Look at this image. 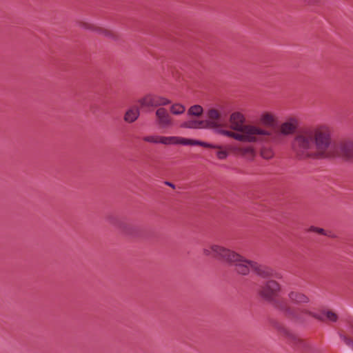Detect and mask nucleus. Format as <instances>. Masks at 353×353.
Listing matches in <instances>:
<instances>
[{
  "label": "nucleus",
  "instance_id": "nucleus-1",
  "mask_svg": "<svg viewBox=\"0 0 353 353\" xmlns=\"http://www.w3.org/2000/svg\"><path fill=\"white\" fill-rule=\"evenodd\" d=\"M331 130L327 125H319L298 132L291 143L294 154L301 159H323L330 155Z\"/></svg>",
  "mask_w": 353,
  "mask_h": 353
},
{
  "label": "nucleus",
  "instance_id": "nucleus-2",
  "mask_svg": "<svg viewBox=\"0 0 353 353\" xmlns=\"http://www.w3.org/2000/svg\"><path fill=\"white\" fill-rule=\"evenodd\" d=\"M219 118L216 121V134L234 139L236 141L258 143H260L263 127L254 123H246L245 116L239 111H234L229 116L228 123L222 119V111L218 108Z\"/></svg>",
  "mask_w": 353,
  "mask_h": 353
},
{
  "label": "nucleus",
  "instance_id": "nucleus-3",
  "mask_svg": "<svg viewBox=\"0 0 353 353\" xmlns=\"http://www.w3.org/2000/svg\"><path fill=\"white\" fill-rule=\"evenodd\" d=\"M206 256L225 261L235 267V271L242 275H248L253 271L255 261L245 259L234 251L217 244H208L203 249Z\"/></svg>",
  "mask_w": 353,
  "mask_h": 353
},
{
  "label": "nucleus",
  "instance_id": "nucleus-4",
  "mask_svg": "<svg viewBox=\"0 0 353 353\" xmlns=\"http://www.w3.org/2000/svg\"><path fill=\"white\" fill-rule=\"evenodd\" d=\"M281 290V285L277 281L270 279L260 286L258 293L262 299L283 312L286 317L290 319L299 318L296 312L297 307H291L286 300L279 297V293Z\"/></svg>",
  "mask_w": 353,
  "mask_h": 353
},
{
  "label": "nucleus",
  "instance_id": "nucleus-5",
  "mask_svg": "<svg viewBox=\"0 0 353 353\" xmlns=\"http://www.w3.org/2000/svg\"><path fill=\"white\" fill-rule=\"evenodd\" d=\"M299 126V121L296 117H289L279 127L273 130L263 128L265 132L261 134L259 144H281L285 138L294 133Z\"/></svg>",
  "mask_w": 353,
  "mask_h": 353
},
{
  "label": "nucleus",
  "instance_id": "nucleus-6",
  "mask_svg": "<svg viewBox=\"0 0 353 353\" xmlns=\"http://www.w3.org/2000/svg\"><path fill=\"white\" fill-rule=\"evenodd\" d=\"M206 120L190 119L183 122L181 127L188 129H208L216 134V121L219 118L218 107H210L206 110Z\"/></svg>",
  "mask_w": 353,
  "mask_h": 353
},
{
  "label": "nucleus",
  "instance_id": "nucleus-7",
  "mask_svg": "<svg viewBox=\"0 0 353 353\" xmlns=\"http://www.w3.org/2000/svg\"><path fill=\"white\" fill-rule=\"evenodd\" d=\"M299 318H293L296 321H303L306 316H312L323 321L335 322L338 319L337 314L330 310L316 311L312 305L297 307L296 311Z\"/></svg>",
  "mask_w": 353,
  "mask_h": 353
},
{
  "label": "nucleus",
  "instance_id": "nucleus-8",
  "mask_svg": "<svg viewBox=\"0 0 353 353\" xmlns=\"http://www.w3.org/2000/svg\"><path fill=\"white\" fill-rule=\"evenodd\" d=\"M330 155L327 157H338L347 162H353V142L346 141L340 142L334 146L330 143Z\"/></svg>",
  "mask_w": 353,
  "mask_h": 353
},
{
  "label": "nucleus",
  "instance_id": "nucleus-9",
  "mask_svg": "<svg viewBox=\"0 0 353 353\" xmlns=\"http://www.w3.org/2000/svg\"><path fill=\"white\" fill-rule=\"evenodd\" d=\"M143 140L145 142L158 144L161 143L165 145H188L189 139L183 138L181 137H165L159 135H149L145 136L143 138Z\"/></svg>",
  "mask_w": 353,
  "mask_h": 353
},
{
  "label": "nucleus",
  "instance_id": "nucleus-10",
  "mask_svg": "<svg viewBox=\"0 0 353 353\" xmlns=\"http://www.w3.org/2000/svg\"><path fill=\"white\" fill-rule=\"evenodd\" d=\"M139 103L142 108H155L165 106L170 103L167 98L154 94H148L139 99Z\"/></svg>",
  "mask_w": 353,
  "mask_h": 353
},
{
  "label": "nucleus",
  "instance_id": "nucleus-11",
  "mask_svg": "<svg viewBox=\"0 0 353 353\" xmlns=\"http://www.w3.org/2000/svg\"><path fill=\"white\" fill-rule=\"evenodd\" d=\"M200 145L207 148L215 149L216 157L219 160H224L229 156V150H231L232 147L223 146L222 145L212 144L207 142L190 139L188 140V145Z\"/></svg>",
  "mask_w": 353,
  "mask_h": 353
},
{
  "label": "nucleus",
  "instance_id": "nucleus-12",
  "mask_svg": "<svg viewBox=\"0 0 353 353\" xmlns=\"http://www.w3.org/2000/svg\"><path fill=\"white\" fill-rule=\"evenodd\" d=\"M155 123L161 130L170 128L174 123L170 113L163 107L157 108L155 111Z\"/></svg>",
  "mask_w": 353,
  "mask_h": 353
},
{
  "label": "nucleus",
  "instance_id": "nucleus-13",
  "mask_svg": "<svg viewBox=\"0 0 353 353\" xmlns=\"http://www.w3.org/2000/svg\"><path fill=\"white\" fill-rule=\"evenodd\" d=\"M81 26L86 30L94 32L99 34L103 35L111 39L117 40L118 39L117 33L112 30L99 27L88 22H83Z\"/></svg>",
  "mask_w": 353,
  "mask_h": 353
},
{
  "label": "nucleus",
  "instance_id": "nucleus-14",
  "mask_svg": "<svg viewBox=\"0 0 353 353\" xmlns=\"http://www.w3.org/2000/svg\"><path fill=\"white\" fill-rule=\"evenodd\" d=\"M259 121L264 126L272 127L278 122L276 114L271 111H263L259 116Z\"/></svg>",
  "mask_w": 353,
  "mask_h": 353
},
{
  "label": "nucleus",
  "instance_id": "nucleus-15",
  "mask_svg": "<svg viewBox=\"0 0 353 353\" xmlns=\"http://www.w3.org/2000/svg\"><path fill=\"white\" fill-rule=\"evenodd\" d=\"M288 296L289 300L294 304L302 305L310 302L309 297L301 292L291 290Z\"/></svg>",
  "mask_w": 353,
  "mask_h": 353
},
{
  "label": "nucleus",
  "instance_id": "nucleus-16",
  "mask_svg": "<svg viewBox=\"0 0 353 353\" xmlns=\"http://www.w3.org/2000/svg\"><path fill=\"white\" fill-rule=\"evenodd\" d=\"M231 151H233L238 154H241L248 159H252L256 154L254 148L251 145L232 147L231 148Z\"/></svg>",
  "mask_w": 353,
  "mask_h": 353
},
{
  "label": "nucleus",
  "instance_id": "nucleus-17",
  "mask_svg": "<svg viewBox=\"0 0 353 353\" xmlns=\"http://www.w3.org/2000/svg\"><path fill=\"white\" fill-rule=\"evenodd\" d=\"M254 265L253 272H255L259 276L263 279H270L273 276V271L271 268L260 265L255 262Z\"/></svg>",
  "mask_w": 353,
  "mask_h": 353
},
{
  "label": "nucleus",
  "instance_id": "nucleus-18",
  "mask_svg": "<svg viewBox=\"0 0 353 353\" xmlns=\"http://www.w3.org/2000/svg\"><path fill=\"white\" fill-rule=\"evenodd\" d=\"M140 115V111L138 107L133 106L129 108L125 113L123 120L128 123H132L137 120Z\"/></svg>",
  "mask_w": 353,
  "mask_h": 353
},
{
  "label": "nucleus",
  "instance_id": "nucleus-19",
  "mask_svg": "<svg viewBox=\"0 0 353 353\" xmlns=\"http://www.w3.org/2000/svg\"><path fill=\"white\" fill-rule=\"evenodd\" d=\"M170 111L173 115L179 116L185 112V107L180 103H175L170 106Z\"/></svg>",
  "mask_w": 353,
  "mask_h": 353
},
{
  "label": "nucleus",
  "instance_id": "nucleus-20",
  "mask_svg": "<svg viewBox=\"0 0 353 353\" xmlns=\"http://www.w3.org/2000/svg\"><path fill=\"white\" fill-rule=\"evenodd\" d=\"M203 113V108L200 105H194L188 110V115L190 117H201Z\"/></svg>",
  "mask_w": 353,
  "mask_h": 353
},
{
  "label": "nucleus",
  "instance_id": "nucleus-21",
  "mask_svg": "<svg viewBox=\"0 0 353 353\" xmlns=\"http://www.w3.org/2000/svg\"><path fill=\"white\" fill-rule=\"evenodd\" d=\"M274 154L273 150L270 147L263 146L261 149V156L265 159H271L274 157Z\"/></svg>",
  "mask_w": 353,
  "mask_h": 353
},
{
  "label": "nucleus",
  "instance_id": "nucleus-22",
  "mask_svg": "<svg viewBox=\"0 0 353 353\" xmlns=\"http://www.w3.org/2000/svg\"><path fill=\"white\" fill-rule=\"evenodd\" d=\"M352 332H353V322L352 323ZM341 337L343 339L346 345L353 350V340L347 336L342 334L341 335Z\"/></svg>",
  "mask_w": 353,
  "mask_h": 353
},
{
  "label": "nucleus",
  "instance_id": "nucleus-23",
  "mask_svg": "<svg viewBox=\"0 0 353 353\" xmlns=\"http://www.w3.org/2000/svg\"><path fill=\"white\" fill-rule=\"evenodd\" d=\"M310 231H312V232H316L318 234H323V235H325V230L322 228H316V227H311L310 228Z\"/></svg>",
  "mask_w": 353,
  "mask_h": 353
},
{
  "label": "nucleus",
  "instance_id": "nucleus-24",
  "mask_svg": "<svg viewBox=\"0 0 353 353\" xmlns=\"http://www.w3.org/2000/svg\"><path fill=\"white\" fill-rule=\"evenodd\" d=\"M282 332L283 333V334L286 335L287 336H288L289 338H292V339H294L295 336H294V334L290 332L289 330L283 328L282 330Z\"/></svg>",
  "mask_w": 353,
  "mask_h": 353
},
{
  "label": "nucleus",
  "instance_id": "nucleus-25",
  "mask_svg": "<svg viewBox=\"0 0 353 353\" xmlns=\"http://www.w3.org/2000/svg\"><path fill=\"white\" fill-rule=\"evenodd\" d=\"M165 184L168 185V186H170V187H171V188H175V185L173 183H170V182L166 181V182H165Z\"/></svg>",
  "mask_w": 353,
  "mask_h": 353
}]
</instances>
